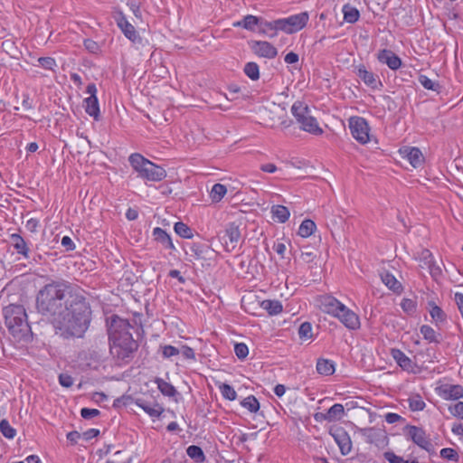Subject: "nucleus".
Here are the masks:
<instances>
[{
	"mask_svg": "<svg viewBox=\"0 0 463 463\" xmlns=\"http://www.w3.org/2000/svg\"><path fill=\"white\" fill-rule=\"evenodd\" d=\"M382 281L384 283L386 287H388L390 289L393 291H399L400 288H402L401 284L398 282L396 278L389 272H386L382 275Z\"/></svg>",
	"mask_w": 463,
	"mask_h": 463,
	"instance_id": "obj_37",
	"label": "nucleus"
},
{
	"mask_svg": "<svg viewBox=\"0 0 463 463\" xmlns=\"http://www.w3.org/2000/svg\"><path fill=\"white\" fill-rule=\"evenodd\" d=\"M273 218H276L279 222H286L290 215L288 209L283 205H274L271 208Z\"/></svg>",
	"mask_w": 463,
	"mask_h": 463,
	"instance_id": "obj_29",
	"label": "nucleus"
},
{
	"mask_svg": "<svg viewBox=\"0 0 463 463\" xmlns=\"http://www.w3.org/2000/svg\"><path fill=\"white\" fill-rule=\"evenodd\" d=\"M344 20L349 24H354L360 17L359 11L350 5L343 6Z\"/></svg>",
	"mask_w": 463,
	"mask_h": 463,
	"instance_id": "obj_30",
	"label": "nucleus"
},
{
	"mask_svg": "<svg viewBox=\"0 0 463 463\" xmlns=\"http://www.w3.org/2000/svg\"><path fill=\"white\" fill-rule=\"evenodd\" d=\"M430 314L431 318L436 322V324L443 323L446 321V314L439 307H438L434 303L431 306Z\"/></svg>",
	"mask_w": 463,
	"mask_h": 463,
	"instance_id": "obj_41",
	"label": "nucleus"
},
{
	"mask_svg": "<svg viewBox=\"0 0 463 463\" xmlns=\"http://www.w3.org/2000/svg\"><path fill=\"white\" fill-rule=\"evenodd\" d=\"M291 113L303 131L315 136L323 134V129L319 127L317 118L311 115L310 109L304 102H294L291 107Z\"/></svg>",
	"mask_w": 463,
	"mask_h": 463,
	"instance_id": "obj_5",
	"label": "nucleus"
},
{
	"mask_svg": "<svg viewBox=\"0 0 463 463\" xmlns=\"http://www.w3.org/2000/svg\"><path fill=\"white\" fill-rule=\"evenodd\" d=\"M383 458L389 462V463H405V459L396 455L392 451H385L383 453Z\"/></svg>",
	"mask_w": 463,
	"mask_h": 463,
	"instance_id": "obj_55",
	"label": "nucleus"
},
{
	"mask_svg": "<svg viewBox=\"0 0 463 463\" xmlns=\"http://www.w3.org/2000/svg\"><path fill=\"white\" fill-rule=\"evenodd\" d=\"M153 236L155 241L159 242L165 249L175 250L170 235L164 229L160 227L154 228Z\"/></svg>",
	"mask_w": 463,
	"mask_h": 463,
	"instance_id": "obj_20",
	"label": "nucleus"
},
{
	"mask_svg": "<svg viewBox=\"0 0 463 463\" xmlns=\"http://www.w3.org/2000/svg\"><path fill=\"white\" fill-rule=\"evenodd\" d=\"M298 336L301 340H309L313 337L312 325L309 322H304L300 325Z\"/></svg>",
	"mask_w": 463,
	"mask_h": 463,
	"instance_id": "obj_42",
	"label": "nucleus"
},
{
	"mask_svg": "<svg viewBox=\"0 0 463 463\" xmlns=\"http://www.w3.org/2000/svg\"><path fill=\"white\" fill-rule=\"evenodd\" d=\"M128 161L137 176L147 181L159 182L166 176L165 170L138 153L131 154Z\"/></svg>",
	"mask_w": 463,
	"mask_h": 463,
	"instance_id": "obj_4",
	"label": "nucleus"
},
{
	"mask_svg": "<svg viewBox=\"0 0 463 463\" xmlns=\"http://www.w3.org/2000/svg\"><path fill=\"white\" fill-rule=\"evenodd\" d=\"M420 334L423 335V338L430 343H440V334H437L436 331L428 325H423L420 328Z\"/></svg>",
	"mask_w": 463,
	"mask_h": 463,
	"instance_id": "obj_28",
	"label": "nucleus"
},
{
	"mask_svg": "<svg viewBox=\"0 0 463 463\" xmlns=\"http://www.w3.org/2000/svg\"><path fill=\"white\" fill-rule=\"evenodd\" d=\"M130 401H132V398L130 396L123 395L114 401L113 407L119 408L121 406H128Z\"/></svg>",
	"mask_w": 463,
	"mask_h": 463,
	"instance_id": "obj_59",
	"label": "nucleus"
},
{
	"mask_svg": "<svg viewBox=\"0 0 463 463\" xmlns=\"http://www.w3.org/2000/svg\"><path fill=\"white\" fill-rule=\"evenodd\" d=\"M406 435L420 448L430 453L434 448L430 439L426 434V431L420 427L408 425L406 427Z\"/></svg>",
	"mask_w": 463,
	"mask_h": 463,
	"instance_id": "obj_8",
	"label": "nucleus"
},
{
	"mask_svg": "<svg viewBox=\"0 0 463 463\" xmlns=\"http://www.w3.org/2000/svg\"><path fill=\"white\" fill-rule=\"evenodd\" d=\"M349 128L352 137L360 144H366L370 140V128L367 121L361 117H352L349 119Z\"/></svg>",
	"mask_w": 463,
	"mask_h": 463,
	"instance_id": "obj_7",
	"label": "nucleus"
},
{
	"mask_svg": "<svg viewBox=\"0 0 463 463\" xmlns=\"http://www.w3.org/2000/svg\"><path fill=\"white\" fill-rule=\"evenodd\" d=\"M222 240L224 241L226 250H233L241 241L240 224H237L236 222L228 223L225 227Z\"/></svg>",
	"mask_w": 463,
	"mask_h": 463,
	"instance_id": "obj_9",
	"label": "nucleus"
},
{
	"mask_svg": "<svg viewBox=\"0 0 463 463\" xmlns=\"http://www.w3.org/2000/svg\"><path fill=\"white\" fill-rule=\"evenodd\" d=\"M422 257L427 260L426 263L429 266L430 272L432 276H436L437 274H440V269L434 264L432 254L429 250H424L422 251Z\"/></svg>",
	"mask_w": 463,
	"mask_h": 463,
	"instance_id": "obj_39",
	"label": "nucleus"
},
{
	"mask_svg": "<svg viewBox=\"0 0 463 463\" xmlns=\"http://www.w3.org/2000/svg\"><path fill=\"white\" fill-rule=\"evenodd\" d=\"M409 407L413 411H422L425 408V402L420 395H414L409 398Z\"/></svg>",
	"mask_w": 463,
	"mask_h": 463,
	"instance_id": "obj_43",
	"label": "nucleus"
},
{
	"mask_svg": "<svg viewBox=\"0 0 463 463\" xmlns=\"http://www.w3.org/2000/svg\"><path fill=\"white\" fill-rule=\"evenodd\" d=\"M260 24V19L257 16L248 14L242 20L233 24L235 27H242L244 29L254 31L255 27Z\"/></svg>",
	"mask_w": 463,
	"mask_h": 463,
	"instance_id": "obj_26",
	"label": "nucleus"
},
{
	"mask_svg": "<svg viewBox=\"0 0 463 463\" xmlns=\"http://www.w3.org/2000/svg\"><path fill=\"white\" fill-rule=\"evenodd\" d=\"M260 307L271 316L278 315L282 311V305L279 300H263L260 302Z\"/></svg>",
	"mask_w": 463,
	"mask_h": 463,
	"instance_id": "obj_27",
	"label": "nucleus"
},
{
	"mask_svg": "<svg viewBox=\"0 0 463 463\" xmlns=\"http://www.w3.org/2000/svg\"><path fill=\"white\" fill-rule=\"evenodd\" d=\"M400 154L406 158L410 164L417 168L420 166L424 161L423 155L418 147L405 146L400 149Z\"/></svg>",
	"mask_w": 463,
	"mask_h": 463,
	"instance_id": "obj_17",
	"label": "nucleus"
},
{
	"mask_svg": "<svg viewBox=\"0 0 463 463\" xmlns=\"http://www.w3.org/2000/svg\"><path fill=\"white\" fill-rule=\"evenodd\" d=\"M85 111L95 120L99 118V106L97 96L88 97L84 99Z\"/></svg>",
	"mask_w": 463,
	"mask_h": 463,
	"instance_id": "obj_23",
	"label": "nucleus"
},
{
	"mask_svg": "<svg viewBox=\"0 0 463 463\" xmlns=\"http://www.w3.org/2000/svg\"><path fill=\"white\" fill-rule=\"evenodd\" d=\"M186 454L188 455V457H190L192 459L195 460L198 463H203L206 459L203 449L196 445L189 446L186 449Z\"/></svg>",
	"mask_w": 463,
	"mask_h": 463,
	"instance_id": "obj_32",
	"label": "nucleus"
},
{
	"mask_svg": "<svg viewBox=\"0 0 463 463\" xmlns=\"http://www.w3.org/2000/svg\"><path fill=\"white\" fill-rule=\"evenodd\" d=\"M440 457L450 461H458V452L451 448H445L440 450Z\"/></svg>",
	"mask_w": 463,
	"mask_h": 463,
	"instance_id": "obj_49",
	"label": "nucleus"
},
{
	"mask_svg": "<svg viewBox=\"0 0 463 463\" xmlns=\"http://www.w3.org/2000/svg\"><path fill=\"white\" fill-rule=\"evenodd\" d=\"M118 27L121 29L124 35L129 39L132 43H140L141 38L135 27L127 20L122 13L117 20Z\"/></svg>",
	"mask_w": 463,
	"mask_h": 463,
	"instance_id": "obj_16",
	"label": "nucleus"
},
{
	"mask_svg": "<svg viewBox=\"0 0 463 463\" xmlns=\"http://www.w3.org/2000/svg\"><path fill=\"white\" fill-rule=\"evenodd\" d=\"M449 412L460 420H463V402H458L454 405L449 407Z\"/></svg>",
	"mask_w": 463,
	"mask_h": 463,
	"instance_id": "obj_52",
	"label": "nucleus"
},
{
	"mask_svg": "<svg viewBox=\"0 0 463 463\" xmlns=\"http://www.w3.org/2000/svg\"><path fill=\"white\" fill-rule=\"evenodd\" d=\"M38 62L45 70L53 71L57 66L55 60L52 57H40Z\"/></svg>",
	"mask_w": 463,
	"mask_h": 463,
	"instance_id": "obj_51",
	"label": "nucleus"
},
{
	"mask_svg": "<svg viewBox=\"0 0 463 463\" xmlns=\"http://www.w3.org/2000/svg\"><path fill=\"white\" fill-rule=\"evenodd\" d=\"M317 371L322 375H331L335 373V364L328 359H318L317 363Z\"/></svg>",
	"mask_w": 463,
	"mask_h": 463,
	"instance_id": "obj_25",
	"label": "nucleus"
},
{
	"mask_svg": "<svg viewBox=\"0 0 463 463\" xmlns=\"http://www.w3.org/2000/svg\"><path fill=\"white\" fill-rule=\"evenodd\" d=\"M179 351H180V354H182L183 356L187 359H194L195 358L194 349L189 346L184 345V346H182V348Z\"/></svg>",
	"mask_w": 463,
	"mask_h": 463,
	"instance_id": "obj_63",
	"label": "nucleus"
},
{
	"mask_svg": "<svg viewBox=\"0 0 463 463\" xmlns=\"http://www.w3.org/2000/svg\"><path fill=\"white\" fill-rule=\"evenodd\" d=\"M3 315L5 326L14 337L22 338L27 335L30 326L25 309L22 305L11 304L4 307Z\"/></svg>",
	"mask_w": 463,
	"mask_h": 463,
	"instance_id": "obj_3",
	"label": "nucleus"
},
{
	"mask_svg": "<svg viewBox=\"0 0 463 463\" xmlns=\"http://www.w3.org/2000/svg\"><path fill=\"white\" fill-rule=\"evenodd\" d=\"M241 404L242 407L252 413H255L260 410V402L253 395H249L248 397L244 398Z\"/></svg>",
	"mask_w": 463,
	"mask_h": 463,
	"instance_id": "obj_36",
	"label": "nucleus"
},
{
	"mask_svg": "<svg viewBox=\"0 0 463 463\" xmlns=\"http://www.w3.org/2000/svg\"><path fill=\"white\" fill-rule=\"evenodd\" d=\"M436 392L446 401H458L463 397V387L459 384L445 383L438 386Z\"/></svg>",
	"mask_w": 463,
	"mask_h": 463,
	"instance_id": "obj_10",
	"label": "nucleus"
},
{
	"mask_svg": "<svg viewBox=\"0 0 463 463\" xmlns=\"http://www.w3.org/2000/svg\"><path fill=\"white\" fill-rule=\"evenodd\" d=\"M0 431L6 439H14L16 435V430L14 429L7 420L4 419L0 421Z\"/></svg>",
	"mask_w": 463,
	"mask_h": 463,
	"instance_id": "obj_40",
	"label": "nucleus"
},
{
	"mask_svg": "<svg viewBox=\"0 0 463 463\" xmlns=\"http://www.w3.org/2000/svg\"><path fill=\"white\" fill-rule=\"evenodd\" d=\"M343 303H341L335 297L330 295L321 296L318 298V307L324 313L329 314L333 317L338 315L339 310L343 307Z\"/></svg>",
	"mask_w": 463,
	"mask_h": 463,
	"instance_id": "obj_12",
	"label": "nucleus"
},
{
	"mask_svg": "<svg viewBox=\"0 0 463 463\" xmlns=\"http://www.w3.org/2000/svg\"><path fill=\"white\" fill-rule=\"evenodd\" d=\"M355 74L364 81L365 85L372 89H377L378 85H382L378 76L373 71H368L364 64H360L354 68Z\"/></svg>",
	"mask_w": 463,
	"mask_h": 463,
	"instance_id": "obj_15",
	"label": "nucleus"
},
{
	"mask_svg": "<svg viewBox=\"0 0 463 463\" xmlns=\"http://www.w3.org/2000/svg\"><path fill=\"white\" fill-rule=\"evenodd\" d=\"M84 46L92 53H96L99 51L98 43L90 39H87L84 41Z\"/></svg>",
	"mask_w": 463,
	"mask_h": 463,
	"instance_id": "obj_64",
	"label": "nucleus"
},
{
	"mask_svg": "<svg viewBox=\"0 0 463 463\" xmlns=\"http://www.w3.org/2000/svg\"><path fill=\"white\" fill-rule=\"evenodd\" d=\"M227 193V188L222 184H215L211 190L210 196L213 202H220Z\"/></svg>",
	"mask_w": 463,
	"mask_h": 463,
	"instance_id": "obj_35",
	"label": "nucleus"
},
{
	"mask_svg": "<svg viewBox=\"0 0 463 463\" xmlns=\"http://www.w3.org/2000/svg\"><path fill=\"white\" fill-rule=\"evenodd\" d=\"M401 307L405 313L411 316L416 312L417 304L411 298H403Z\"/></svg>",
	"mask_w": 463,
	"mask_h": 463,
	"instance_id": "obj_46",
	"label": "nucleus"
},
{
	"mask_svg": "<svg viewBox=\"0 0 463 463\" xmlns=\"http://www.w3.org/2000/svg\"><path fill=\"white\" fill-rule=\"evenodd\" d=\"M100 411L97 409L82 408L80 410V416L85 420H90L96 416H99Z\"/></svg>",
	"mask_w": 463,
	"mask_h": 463,
	"instance_id": "obj_56",
	"label": "nucleus"
},
{
	"mask_svg": "<svg viewBox=\"0 0 463 463\" xmlns=\"http://www.w3.org/2000/svg\"><path fill=\"white\" fill-rule=\"evenodd\" d=\"M316 228H317L316 223L312 220L306 219L300 224L298 233V235H300L303 238H307L313 234Z\"/></svg>",
	"mask_w": 463,
	"mask_h": 463,
	"instance_id": "obj_31",
	"label": "nucleus"
},
{
	"mask_svg": "<svg viewBox=\"0 0 463 463\" xmlns=\"http://www.w3.org/2000/svg\"><path fill=\"white\" fill-rule=\"evenodd\" d=\"M12 245L15 249L16 252L23 255L25 259L29 258V248L24 239L18 233H13L10 235Z\"/></svg>",
	"mask_w": 463,
	"mask_h": 463,
	"instance_id": "obj_22",
	"label": "nucleus"
},
{
	"mask_svg": "<svg viewBox=\"0 0 463 463\" xmlns=\"http://www.w3.org/2000/svg\"><path fill=\"white\" fill-rule=\"evenodd\" d=\"M175 232L181 237L185 239H191L194 236L193 230L182 222L175 223Z\"/></svg>",
	"mask_w": 463,
	"mask_h": 463,
	"instance_id": "obj_38",
	"label": "nucleus"
},
{
	"mask_svg": "<svg viewBox=\"0 0 463 463\" xmlns=\"http://www.w3.org/2000/svg\"><path fill=\"white\" fill-rule=\"evenodd\" d=\"M252 52L259 57L273 59L278 55L275 46L266 41H254L251 43Z\"/></svg>",
	"mask_w": 463,
	"mask_h": 463,
	"instance_id": "obj_14",
	"label": "nucleus"
},
{
	"mask_svg": "<svg viewBox=\"0 0 463 463\" xmlns=\"http://www.w3.org/2000/svg\"><path fill=\"white\" fill-rule=\"evenodd\" d=\"M128 5L129 6L130 10L132 11V13L136 16V18H137V19L142 18L139 2L132 0L128 3Z\"/></svg>",
	"mask_w": 463,
	"mask_h": 463,
	"instance_id": "obj_57",
	"label": "nucleus"
},
{
	"mask_svg": "<svg viewBox=\"0 0 463 463\" xmlns=\"http://www.w3.org/2000/svg\"><path fill=\"white\" fill-rule=\"evenodd\" d=\"M331 435L339 447L341 454L343 456L350 454L352 451V440L347 431L342 428H339L334 432H331Z\"/></svg>",
	"mask_w": 463,
	"mask_h": 463,
	"instance_id": "obj_13",
	"label": "nucleus"
},
{
	"mask_svg": "<svg viewBox=\"0 0 463 463\" xmlns=\"http://www.w3.org/2000/svg\"><path fill=\"white\" fill-rule=\"evenodd\" d=\"M260 30L264 33H267L268 31H274L273 33L269 34V37H274L276 34H277V31H279V28H277V26H275V24L277 23V20H274L272 22H260Z\"/></svg>",
	"mask_w": 463,
	"mask_h": 463,
	"instance_id": "obj_48",
	"label": "nucleus"
},
{
	"mask_svg": "<svg viewBox=\"0 0 463 463\" xmlns=\"http://www.w3.org/2000/svg\"><path fill=\"white\" fill-rule=\"evenodd\" d=\"M131 326L127 319L117 315L110 317L108 326L110 353L118 360L129 358L137 351V344L129 332Z\"/></svg>",
	"mask_w": 463,
	"mask_h": 463,
	"instance_id": "obj_2",
	"label": "nucleus"
},
{
	"mask_svg": "<svg viewBox=\"0 0 463 463\" xmlns=\"http://www.w3.org/2000/svg\"><path fill=\"white\" fill-rule=\"evenodd\" d=\"M190 251L197 259H204L205 253L208 251V247L200 243H193L190 247Z\"/></svg>",
	"mask_w": 463,
	"mask_h": 463,
	"instance_id": "obj_45",
	"label": "nucleus"
},
{
	"mask_svg": "<svg viewBox=\"0 0 463 463\" xmlns=\"http://www.w3.org/2000/svg\"><path fill=\"white\" fill-rule=\"evenodd\" d=\"M135 403L151 417H159L164 411L163 407L155 402L137 399Z\"/></svg>",
	"mask_w": 463,
	"mask_h": 463,
	"instance_id": "obj_19",
	"label": "nucleus"
},
{
	"mask_svg": "<svg viewBox=\"0 0 463 463\" xmlns=\"http://www.w3.org/2000/svg\"><path fill=\"white\" fill-rule=\"evenodd\" d=\"M335 317H337L350 330H356L360 327L361 324L358 315L345 305H343L338 315Z\"/></svg>",
	"mask_w": 463,
	"mask_h": 463,
	"instance_id": "obj_11",
	"label": "nucleus"
},
{
	"mask_svg": "<svg viewBox=\"0 0 463 463\" xmlns=\"http://www.w3.org/2000/svg\"><path fill=\"white\" fill-rule=\"evenodd\" d=\"M220 391L222 395L229 401H234L237 398L236 391L230 384L223 383L220 386Z\"/></svg>",
	"mask_w": 463,
	"mask_h": 463,
	"instance_id": "obj_44",
	"label": "nucleus"
},
{
	"mask_svg": "<svg viewBox=\"0 0 463 463\" xmlns=\"http://www.w3.org/2000/svg\"><path fill=\"white\" fill-rule=\"evenodd\" d=\"M161 348H162V354H163L164 358H170L172 356H175V355H177L178 354H180V351L178 348H176L173 345H170L161 346Z\"/></svg>",
	"mask_w": 463,
	"mask_h": 463,
	"instance_id": "obj_54",
	"label": "nucleus"
},
{
	"mask_svg": "<svg viewBox=\"0 0 463 463\" xmlns=\"http://www.w3.org/2000/svg\"><path fill=\"white\" fill-rule=\"evenodd\" d=\"M157 388L165 396L173 397L176 393L175 388L170 383L161 378H157L156 381Z\"/></svg>",
	"mask_w": 463,
	"mask_h": 463,
	"instance_id": "obj_33",
	"label": "nucleus"
},
{
	"mask_svg": "<svg viewBox=\"0 0 463 463\" xmlns=\"http://www.w3.org/2000/svg\"><path fill=\"white\" fill-rule=\"evenodd\" d=\"M419 81L426 90L437 91L439 89V84L438 82L433 81L425 75H420L419 77Z\"/></svg>",
	"mask_w": 463,
	"mask_h": 463,
	"instance_id": "obj_47",
	"label": "nucleus"
},
{
	"mask_svg": "<svg viewBox=\"0 0 463 463\" xmlns=\"http://www.w3.org/2000/svg\"><path fill=\"white\" fill-rule=\"evenodd\" d=\"M345 414L344 406L340 403H335L331 406L326 412V421L333 422L340 420Z\"/></svg>",
	"mask_w": 463,
	"mask_h": 463,
	"instance_id": "obj_24",
	"label": "nucleus"
},
{
	"mask_svg": "<svg viewBox=\"0 0 463 463\" xmlns=\"http://www.w3.org/2000/svg\"><path fill=\"white\" fill-rule=\"evenodd\" d=\"M36 310L63 339L82 338L90 327L91 308L84 295L65 280H52L36 296Z\"/></svg>",
	"mask_w": 463,
	"mask_h": 463,
	"instance_id": "obj_1",
	"label": "nucleus"
},
{
	"mask_svg": "<svg viewBox=\"0 0 463 463\" xmlns=\"http://www.w3.org/2000/svg\"><path fill=\"white\" fill-rule=\"evenodd\" d=\"M308 14L303 12L287 18L278 19L275 26L287 33H294L304 28L308 21Z\"/></svg>",
	"mask_w": 463,
	"mask_h": 463,
	"instance_id": "obj_6",
	"label": "nucleus"
},
{
	"mask_svg": "<svg viewBox=\"0 0 463 463\" xmlns=\"http://www.w3.org/2000/svg\"><path fill=\"white\" fill-rule=\"evenodd\" d=\"M243 71L251 80H258L260 79V68L254 61L247 62L243 68Z\"/></svg>",
	"mask_w": 463,
	"mask_h": 463,
	"instance_id": "obj_34",
	"label": "nucleus"
},
{
	"mask_svg": "<svg viewBox=\"0 0 463 463\" xmlns=\"http://www.w3.org/2000/svg\"><path fill=\"white\" fill-rule=\"evenodd\" d=\"M99 435V430H98V429H89L88 430L84 431L81 434V438L84 440L89 441L91 439L98 437Z\"/></svg>",
	"mask_w": 463,
	"mask_h": 463,
	"instance_id": "obj_60",
	"label": "nucleus"
},
{
	"mask_svg": "<svg viewBox=\"0 0 463 463\" xmlns=\"http://www.w3.org/2000/svg\"><path fill=\"white\" fill-rule=\"evenodd\" d=\"M391 354L398 365L405 371H412L413 363L402 351L400 349L392 348Z\"/></svg>",
	"mask_w": 463,
	"mask_h": 463,
	"instance_id": "obj_21",
	"label": "nucleus"
},
{
	"mask_svg": "<svg viewBox=\"0 0 463 463\" xmlns=\"http://www.w3.org/2000/svg\"><path fill=\"white\" fill-rule=\"evenodd\" d=\"M26 229L31 232H36L39 227V221L34 218H31L26 222Z\"/></svg>",
	"mask_w": 463,
	"mask_h": 463,
	"instance_id": "obj_61",
	"label": "nucleus"
},
{
	"mask_svg": "<svg viewBox=\"0 0 463 463\" xmlns=\"http://www.w3.org/2000/svg\"><path fill=\"white\" fill-rule=\"evenodd\" d=\"M317 255L309 247H305L301 251L300 258L305 263H310L316 259Z\"/></svg>",
	"mask_w": 463,
	"mask_h": 463,
	"instance_id": "obj_53",
	"label": "nucleus"
},
{
	"mask_svg": "<svg viewBox=\"0 0 463 463\" xmlns=\"http://www.w3.org/2000/svg\"><path fill=\"white\" fill-rule=\"evenodd\" d=\"M61 245L65 248L66 251L73 250L75 244L69 236H64L61 241Z\"/></svg>",
	"mask_w": 463,
	"mask_h": 463,
	"instance_id": "obj_62",
	"label": "nucleus"
},
{
	"mask_svg": "<svg viewBox=\"0 0 463 463\" xmlns=\"http://www.w3.org/2000/svg\"><path fill=\"white\" fill-rule=\"evenodd\" d=\"M234 353L239 359L242 360L249 354V348L244 343H238L234 345Z\"/></svg>",
	"mask_w": 463,
	"mask_h": 463,
	"instance_id": "obj_50",
	"label": "nucleus"
},
{
	"mask_svg": "<svg viewBox=\"0 0 463 463\" xmlns=\"http://www.w3.org/2000/svg\"><path fill=\"white\" fill-rule=\"evenodd\" d=\"M59 383L61 386L69 388L73 384V378L67 373H61L59 375Z\"/></svg>",
	"mask_w": 463,
	"mask_h": 463,
	"instance_id": "obj_58",
	"label": "nucleus"
},
{
	"mask_svg": "<svg viewBox=\"0 0 463 463\" xmlns=\"http://www.w3.org/2000/svg\"><path fill=\"white\" fill-rule=\"evenodd\" d=\"M377 59L392 71H396L402 66V60L391 50L383 49L380 51Z\"/></svg>",
	"mask_w": 463,
	"mask_h": 463,
	"instance_id": "obj_18",
	"label": "nucleus"
}]
</instances>
